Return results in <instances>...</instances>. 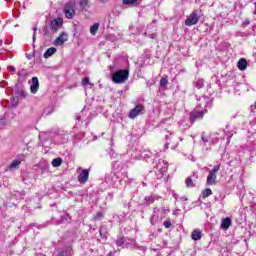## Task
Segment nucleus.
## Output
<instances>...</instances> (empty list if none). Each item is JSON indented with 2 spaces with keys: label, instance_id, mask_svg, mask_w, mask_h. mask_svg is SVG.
Masks as SVG:
<instances>
[{
  "label": "nucleus",
  "instance_id": "f257e3e1",
  "mask_svg": "<svg viewBox=\"0 0 256 256\" xmlns=\"http://www.w3.org/2000/svg\"><path fill=\"white\" fill-rule=\"evenodd\" d=\"M199 107H211V99L207 96H202L198 100L197 108L190 113V122L195 123V121H201L207 109L199 110Z\"/></svg>",
  "mask_w": 256,
  "mask_h": 256
},
{
  "label": "nucleus",
  "instance_id": "f03ea898",
  "mask_svg": "<svg viewBox=\"0 0 256 256\" xmlns=\"http://www.w3.org/2000/svg\"><path fill=\"white\" fill-rule=\"evenodd\" d=\"M167 213H169V209L163 207L161 209L154 208L153 215L150 218L151 225H155L157 223H161L163 219H165Z\"/></svg>",
  "mask_w": 256,
  "mask_h": 256
},
{
  "label": "nucleus",
  "instance_id": "7ed1b4c3",
  "mask_svg": "<svg viewBox=\"0 0 256 256\" xmlns=\"http://www.w3.org/2000/svg\"><path fill=\"white\" fill-rule=\"evenodd\" d=\"M61 25H63V21H61V19H53L50 22L49 27L45 26L43 28L44 35L46 37H51L53 34L57 33V31H59V29L61 28Z\"/></svg>",
  "mask_w": 256,
  "mask_h": 256
},
{
  "label": "nucleus",
  "instance_id": "20e7f679",
  "mask_svg": "<svg viewBox=\"0 0 256 256\" xmlns=\"http://www.w3.org/2000/svg\"><path fill=\"white\" fill-rule=\"evenodd\" d=\"M127 79H129V70L127 69L117 70L112 75V81L113 83H116V84L125 83Z\"/></svg>",
  "mask_w": 256,
  "mask_h": 256
},
{
  "label": "nucleus",
  "instance_id": "39448f33",
  "mask_svg": "<svg viewBox=\"0 0 256 256\" xmlns=\"http://www.w3.org/2000/svg\"><path fill=\"white\" fill-rule=\"evenodd\" d=\"M219 169H221V164L215 165L209 172L206 180L207 185H215V181H217V172Z\"/></svg>",
  "mask_w": 256,
  "mask_h": 256
},
{
  "label": "nucleus",
  "instance_id": "423d86ee",
  "mask_svg": "<svg viewBox=\"0 0 256 256\" xmlns=\"http://www.w3.org/2000/svg\"><path fill=\"white\" fill-rule=\"evenodd\" d=\"M199 19H201V17L199 16V12L197 10H194L186 19L185 25L187 27L197 25L199 23Z\"/></svg>",
  "mask_w": 256,
  "mask_h": 256
},
{
  "label": "nucleus",
  "instance_id": "0eeeda50",
  "mask_svg": "<svg viewBox=\"0 0 256 256\" xmlns=\"http://www.w3.org/2000/svg\"><path fill=\"white\" fill-rule=\"evenodd\" d=\"M23 161H25V155H23V154L18 155L16 157V159H14L12 161V163H10V165L7 167L6 171H17V169L19 168L21 163H23Z\"/></svg>",
  "mask_w": 256,
  "mask_h": 256
},
{
  "label": "nucleus",
  "instance_id": "6e6552de",
  "mask_svg": "<svg viewBox=\"0 0 256 256\" xmlns=\"http://www.w3.org/2000/svg\"><path fill=\"white\" fill-rule=\"evenodd\" d=\"M63 11L66 19H73V17L76 15L75 4L71 2L66 3Z\"/></svg>",
  "mask_w": 256,
  "mask_h": 256
},
{
  "label": "nucleus",
  "instance_id": "1a4fd4ad",
  "mask_svg": "<svg viewBox=\"0 0 256 256\" xmlns=\"http://www.w3.org/2000/svg\"><path fill=\"white\" fill-rule=\"evenodd\" d=\"M169 164L165 160H159V165L157 166L158 173L156 174L157 179H161L167 173Z\"/></svg>",
  "mask_w": 256,
  "mask_h": 256
},
{
  "label": "nucleus",
  "instance_id": "9d476101",
  "mask_svg": "<svg viewBox=\"0 0 256 256\" xmlns=\"http://www.w3.org/2000/svg\"><path fill=\"white\" fill-rule=\"evenodd\" d=\"M166 143H165V149H169V145H171V149H175L179 145L178 138L173 136V134H169L165 136Z\"/></svg>",
  "mask_w": 256,
  "mask_h": 256
},
{
  "label": "nucleus",
  "instance_id": "9b49d317",
  "mask_svg": "<svg viewBox=\"0 0 256 256\" xmlns=\"http://www.w3.org/2000/svg\"><path fill=\"white\" fill-rule=\"evenodd\" d=\"M77 173H79V175H78L79 183H83L84 184V183H87V181H89V170L88 169L82 170V168L79 167L77 169Z\"/></svg>",
  "mask_w": 256,
  "mask_h": 256
},
{
  "label": "nucleus",
  "instance_id": "f8f14e48",
  "mask_svg": "<svg viewBox=\"0 0 256 256\" xmlns=\"http://www.w3.org/2000/svg\"><path fill=\"white\" fill-rule=\"evenodd\" d=\"M141 111H143V105L139 104L130 111L129 113L130 119H135V117H137L138 115H141Z\"/></svg>",
  "mask_w": 256,
  "mask_h": 256
},
{
  "label": "nucleus",
  "instance_id": "ddd939ff",
  "mask_svg": "<svg viewBox=\"0 0 256 256\" xmlns=\"http://www.w3.org/2000/svg\"><path fill=\"white\" fill-rule=\"evenodd\" d=\"M159 199H161L159 195L151 194L150 196H146L144 198V202L146 203V205H152V203H155V201H159Z\"/></svg>",
  "mask_w": 256,
  "mask_h": 256
},
{
  "label": "nucleus",
  "instance_id": "4468645a",
  "mask_svg": "<svg viewBox=\"0 0 256 256\" xmlns=\"http://www.w3.org/2000/svg\"><path fill=\"white\" fill-rule=\"evenodd\" d=\"M30 91H31V93H33V95H35V93H37V91H39V78H37V77L32 78V84L30 86Z\"/></svg>",
  "mask_w": 256,
  "mask_h": 256
},
{
  "label": "nucleus",
  "instance_id": "2eb2a0df",
  "mask_svg": "<svg viewBox=\"0 0 256 256\" xmlns=\"http://www.w3.org/2000/svg\"><path fill=\"white\" fill-rule=\"evenodd\" d=\"M112 169L114 171H121L122 169H125V163H123L122 160H117L112 163Z\"/></svg>",
  "mask_w": 256,
  "mask_h": 256
},
{
  "label": "nucleus",
  "instance_id": "dca6fc26",
  "mask_svg": "<svg viewBox=\"0 0 256 256\" xmlns=\"http://www.w3.org/2000/svg\"><path fill=\"white\" fill-rule=\"evenodd\" d=\"M137 241L135 239L126 238L125 249H135Z\"/></svg>",
  "mask_w": 256,
  "mask_h": 256
},
{
  "label": "nucleus",
  "instance_id": "f3484780",
  "mask_svg": "<svg viewBox=\"0 0 256 256\" xmlns=\"http://www.w3.org/2000/svg\"><path fill=\"white\" fill-rule=\"evenodd\" d=\"M57 53V48L51 47L48 48L45 53L43 54L44 59H49V57H52V55H55Z\"/></svg>",
  "mask_w": 256,
  "mask_h": 256
},
{
  "label": "nucleus",
  "instance_id": "a211bd4d",
  "mask_svg": "<svg viewBox=\"0 0 256 256\" xmlns=\"http://www.w3.org/2000/svg\"><path fill=\"white\" fill-rule=\"evenodd\" d=\"M65 41H67V35L65 34V32H62L60 34V36L58 38H56L55 44L56 45H63V43H65Z\"/></svg>",
  "mask_w": 256,
  "mask_h": 256
},
{
  "label": "nucleus",
  "instance_id": "6ab92c4d",
  "mask_svg": "<svg viewBox=\"0 0 256 256\" xmlns=\"http://www.w3.org/2000/svg\"><path fill=\"white\" fill-rule=\"evenodd\" d=\"M237 67L240 71H245V69H247V60H245L244 58H241L238 61Z\"/></svg>",
  "mask_w": 256,
  "mask_h": 256
},
{
  "label": "nucleus",
  "instance_id": "aec40b11",
  "mask_svg": "<svg viewBox=\"0 0 256 256\" xmlns=\"http://www.w3.org/2000/svg\"><path fill=\"white\" fill-rule=\"evenodd\" d=\"M191 237H192L193 241L201 240V237H202L201 230H199V229L194 230L191 234Z\"/></svg>",
  "mask_w": 256,
  "mask_h": 256
},
{
  "label": "nucleus",
  "instance_id": "412c9836",
  "mask_svg": "<svg viewBox=\"0 0 256 256\" xmlns=\"http://www.w3.org/2000/svg\"><path fill=\"white\" fill-rule=\"evenodd\" d=\"M221 227L227 231L231 227V218L227 217L222 220Z\"/></svg>",
  "mask_w": 256,
  "mask_h": 256
},
{
  "label": "nucleus",
  "instance_id": "4be33fe9",
  "mask_svg": "<svg viewBox=\"0 0 256 256\" xmlns=\"http://www.w3.org/2000/svg\"><path fill=\"white\" fill-rule=\"evenodd\" d=\"M126 239L125 237H119L116 240V245L117 247H122V249H125V243H126Z\"/></svg>",
  "mask_w": 256,
  "mask_h": 256
},
{
  "label": "nucleus",
  "instance_id": "5701e85b",
  "mask_svg": "<svg viewBox=\"0 0 256 256\" xmlns=\"http://www.w3.org/2000/svg\"><path fill=\"white\" fill-rule=\"evenodd\" d=\"M61 165H63L62 158H55L52 160V167H61Z\"/></svg>",
  "mask_w": 256,
  "mask_h": 256
},
{
  "label": "nucleus",
  "instance_id": "b1692460",
  "mask_svg": "<svg viewBox=\"0 0 256 256\" xmlns=\"http://www.w3.org/2000/svg\"><path fill=\"white\" fill-rule=\"evenodd\" d=\"M152 155L153 154L150 151H144L141 153L140 157L141 159H144L145 161H147V159H151Z\"/></svg>",
  "mask_w": 256,
  "mask_h": 256
},
{
  "label": "nucleus",
  "instance_id": "393cba45",
  "mask_svg": "<svg viewBox=\"0 0 256 256\" xmlns=\"http://www.w3.org/2000/svg\"><path fill=\"white\" fill-rule=\"evenodd\" d=\"M97 31H99V23H95L90 27L91 35H97Z\"/></svg>",
  "mask_w": 256,
  "mask_h": 256
},
{
  "label": "nucleus",
  "instance_id": "a878e982",
  "mask_svg": "<svg viewBox=\"0 0 256 256\" xmlns=\"http://www.w3.org/2000/svg\"><path fill=\"white\" fill-rule=\"evenodd\" d=\"M169 85V80L167 78L163 77L160 79V87L163 89Z\"/></svg>",
  "mask_w": 256,
  "mask_h": 256
},
{
  "label": "nucleus",
  "instance_id": "bb28decb",
  "mask_svg": "<svg viewBox=\"0 0 256 256\" xmlns=\"http://www.w3.org/2000/svg\"><path fill=\"white\" fill-rule=\"evenodd\" d=\"M131 181L129 179V176H127V172L122 173V179L120 180V183L123 185V183H129Z\"/></svg>",
  "mask_w": 256,
  "mask_h": 256
},
{
  "label": "nucleus",
  "instance_id": "cd10ccee",
  "mask_svg": "<svg viewBox=\"0 0 256 256\" xmlns=\"http://www.w3.org/2000/svg\"><path fill=\"white\" fill-rule=\"evenodd\" d=\"M210 195H213V191L210 188H207L203 191V199H207Z\"/></svg>",
  "mask_w": 256,
  "mask_h": 256
},
{
  "label": "nucleus",
  "instance_id": "c85d7f7f",
  "mask_svg": "<svg viewBox=\"0 0 256 256\" xmlns=\"http://www.w3.org/2000/svg\"><path fill=\"white\" fill-rule=\"evenodd\" d=\"M19 79H24V77H27V70L25 69H21L18 73H17Z\"/></svg>",
  "mask_w": 256,
  "mask_h": 256
},
{
  "label": "nucleus",
  "instance_id": "c756f323",
  "mask_svg": "<svg viewBox=\"0 0 256 256\" xmlns=\"http://www.w3.org/2000/svg\"><path fill=\"white\" fill-rule=\"evenodd\" d=\"M134 249H137V251H140V253H146L147 252V246H141V245L136 244Z\"/></svg>",
  "mask_w": 256,
  "mask_h": 256
},
{
  "label": "nucleus",
  "instance_id": "7c9ffc66",
  "mask_svg": "<svg viewBox=\"0 0 256 256\" xmlns=\"http://www.w3.org/2000/svg\"><path fill=\"white\" fill-rule=\"evenodd\" d=\"M82 85L83 87H87V85H91V87H93V84L89 82V77H84L82 79Z\"/></svg>",
  "mask_w": 256,
  "mask_h": 256
},
{
  "label": "nucleus",
  "instance_id": "2f4dec72",
  "mask_svg": "<svg viewBox=\"0 0 256 256\" xmlns=\"http://www.w3.org/2000/svg\"><path fill=\"white\" fill-rule=\"evenodd\" d=\"M195 86L197 87V89H203V86H204L203 79L197 80Z\"/></svg>",
  "mask_w": 256,
  "mask_h": 256
},
{
  "label": "nucleus",
  "instance_id": "473e14b6",
  "mask_svg": "<svg viewBox=\"0 0 256 256\" xmlns=\"http://www.w3.org/2000/svg\"><path fill=\"white\" fill-rule=\"evenodd\" d=\"M186 187H189V188L195 187V184L193 183V179L191 178L186 179Z\"/></svg>",
  "mask_w": 256,
  "mask_h": 256
},
{
  "label": "nucleus",
  "instance_id": "72a5a7b5",
  "mask_svg": "<svg viewBox=\"0 0 256 256\" xmlns=\"http://www.w3.org/2000/svg\"><path fill=\"white\" fill-rule=\"evenodd\" d=\"M95 221H101L103 219V213L97 212L96 215L94 216Z\"/></svg>",
  "mask_w": 256,
  "mask_h": 256
},
{
  "label": "nucleus",
  "instance_id": "f704fd0d",
  "mask_svg": "<svg viewBox=\"0 0 256 256\" xmlns=\"http://www.w3.org/2000/svg\"><path fill=\"white\" fill-rule=\"evenodd\" d=\"M109 157H110V159H115V157H117V152H115V150H113V149H110Z\"/></svg>",
  "mask_w": 256,
  "mask_h": 256
},
{
  "label": "nucleus",
  "instance_id": "c9c22d12",
  "mask_svg": "<svg viewBox=\"0 0 256 256\" xmlns=\"http://www.w3.org/2000/svg\"><path fill=\"white\" fill-rule=\"evenodd\" d=\"M70 219H71V218L69 217V214H64V215L62 216V218H61V222H62V223H65V221H66V222H69Z\"/></svg>",
  "mask_w": 256,
  "mask_h": 256
},
{
  "label": "nucleus",
  "instance_id": "e433bc0d",
  "mask_svg": "<svg viewBox=\"0 0 256 256\" xmlns=\"http://www.w3.org/2000/svg\"><path fill=\"white\" fill-rule=\"evenodd\" d=\"M144 35L150 39H157V33L147 34V32H145Z\"/></svg>",
  "mask_w": 256,
  "mask_h": 256
},
{
  "label": "nucleus",
  "instance_id": "4c0bfd02",
  "mask_svg": "<svg viewBox=\"0 0 256 256\" xmlns=\"http://www.w3.org/2000/svg\"><path fill=\"white\" fill-rule=\"evenodd\" d=\"M201 140L203 141V143H209V136H205V133H202Z\"/></svg>",
  "mask_w": 256,
  "mask_h": 256
},
{
  "label": "nucleus",
  "instance_id": "58836bf2",
  "mask_svg": "<svg viewBox=\"0 0 256 256\" xmlns=\"http://www.w3.org/2000/svg\"><path fill=\"white\" fill-rule=\"evenodd\" d=\"M124 5H133V3H137V0H123Z\"/></svg>",
  "mask_w": 256,
  "mask_h": 256
},
{
  "label": "nucleus",
  "instance_id": "ea45409f",
  "mask_svg": "<svg viewBox=\"0 0 256 256\" xmlns=\"http://www.w3.org/2000/svg\"><path fill=\"white\" fill-rule=\"evenodd\" d=\"M8 71H10V73H13V75L17 73V69H15V66H8Z\"/></svg>",
  "mask_w": 256,
  "mask_h": 256
},
{
  "label": "nucleus",
  "instance_id": "a19ab883",
  "mask_svg": "<svg viewBox=\"0 0 256 256\" xmlns=\"http://www.w3.org/2000/svg\"><path fill=\"white\" fill-rule=\"evenodd\" d=\"M171 221H164V227L166 228V229H171Z\"/></svg>",
  "mask_w": 256,
  "mask_h": 256
},
{
  "label": "nucleus",
  "instance_id": "79ce46f5",
  "mask_svg": "<svg viewBox=\"0 0 256 256\" xmlns=\"http://www.w3.org/2000/svg\"><path fill=\"white\" fill-rule=\"evenodd\" d=\"M35 33H37V27H34L33 28V36H32V41H33V43H35V41H36V36H35Z\"/></svg>",
  "mask_w": 256,
  "mask_h": 256
},
{
  "label": "nucleus",
  "instance_id": "37998d69",
  "mask_svg": "<svg viewBox=\"0 0 256 256\" xmlns=\"http://www.w3.org/2000/svg\"><path fill=\"white\" fill-rule=\"evenodd\" d=\"M250 111H251V113H255L256 112V101L254 102L253 105L250 106Z\"/></svg>",
  "mask_w": 256,
  "mask_h": 256
},
{
  "label": "nucleus",
  "instance_id": "c03bdc74",
  "mask_svg": "<svg viewBox=\"0 0 256 256\" xmlns=\"http://www.w3.org/2000/svg\"><path fill=\"white\" fill-rule=\"evenodd\" d=\"M227 136H228L227 141H228V143H229V141H231V137H233V133L228 132V133H227Z\"/></svg>",
  "mask_w": 256,
  "mask_h": 256
},
{
  "label": "nucleus",
  "instance_id": "a18cd8bd",
  "mask_svg": "<svg viewBox=\"0 0 256 256\" xmlns=\"http://www.w3.org/2000/svg\"><path fill=\"white\" fill-rule=\"evenodd\" d=\"M251 22L249 20H245L243 22V27H247V25H249Z\"/></svg>",
  "mask_w": 256,
  "mask_h": 256
},
{
  "label": "nucleus",
  "instance_id": "49530a36",
  "mask_svg": "<svg viewBox=\"0 0 256 256\" xmlns=\"http://www.w3.org/2000/svg\"><path fill=\"white\" fill-rule=\"evenodd\" d=\"M107 199H109L110 201H113V193H109L107 196Z\"/></svg>",
  "mask_w": 256,
  "mask_h": 256
},
{
  "label": "nucleus",
  "instance_id": "de8ad7c7",
  "mask_svg": "<svg viewBox=\"0 0 256 256\" xmlns=\"http://www.w3.org/2000/svg\"><path fill=\"white\" fill-rule=\"evenodd\" d=\"M76 119H77V121H81V115L77 114Z\"/></svg>",
  "mask_w": 256,
  "mask_h": 256
},
{
  "label": "nucleus",
  "instance_id": "09e8293b",
  "mask_svg": "<svg viewBox=\"0 0 256 256\" xmlns=\"http://www.w3.org/2000/svg\"><path fill=\"white\" fill-rule=\"evenodd\" d=\"M1 53H9L7 49H1Z\"/></svg>",
  "mask_w": 256,
  "mask_h": 256
},
{
  "label": "nucleus",
  "instance_id": "8fccbe9b",
  "mask_svg": "<svg viewBox=\"0 0 256 256\" xmlns=\"http://www.w3.org/2000/svg\"><path fill=\"white\" fill-rule=\"evenodd\" d=\"M180 200L181 201H187V198L186 197H181Z\"/></svg>",
  "mask_w": 256,
  "mask_h": 256
},
{
  "label": "nucleus",
  "instance_id": "3c124183",
  "mask_svg": "<svg viewBox=\"0 0 256 256\" xmlns=\"http://www.w3.org/2000/svg\"><path fill=\"white\" fill-rule=\"evenodd\" d=\"M109 0H100L101 3H108Z\"/></svg>",
  "mask_w": 256,
  "mask_h": 256
},
{
  "label": "nucleus",
  "instance_id": "603ef678",
  "mask_svg": "<svg viewBox=\"0 0 256 256\" xmlns=\"http://www.w3.org/2000/svg\"><path fill=\"white\" fill-rule=\"evenodd\" d=\"M51 112H48L47 113V110L46 111H44V115H49Z\"/></svg>",
  "mask_w": 256,
  "mask_h": 256
},
{
  "label": "nucleus",
  "instance_id": "864d4df0",
  "mask_svg": "<svg viewBox=\"0 0 256 256\" xmlns=\"http://www.w3.org/2000/svg\"><path fill=\"white\" fill-rule=\"evenodd\" d=\"M99 233H100V235H103V230L100 229V230H99Z\"/></svg>",
  "mask_w": 256,
  "mask_h": 256
},
{
  "label": "nucleus",
  "instance_id": "5fc2aeb1",
  "mask_svg": "<svg viewBox=\"0 0 256 256\" xmlns=\"http://www.w3.org/2000/svg\"><path fill=\"white\" fill-rule=\"evenodd\" d=\"M8 57L11 59L13 57V55H8Z\"/></svg>",
  "mask_w": 256,
  "mask_h": 256
},
{
  "label": "nucleus",
  "instance_id": "6e6d98bb",
  "mask_svg": "<svg viewBox=\"0 0 256 256\" xmlns=\"http://www.w3.org/2000/svg\"><path fill=\"white\" fill-rule=\"evenodd\" d=\"M173 215H177V212L174 211V212H173Z\"/></svg>",
  "mask_w": 256,
  "mask_h": 256
},
{
  "label": "nucleus",
  "instance_id": "4d7b16f0",
  "mask_svg": "<svg viewBox=\"0 0 256 256\" xmlns=\"http://www.w3.org/2000/svg\"><path fill=\"white\" fill-rule=\"evenodd\" d=\"M59 223H61L60 221L56 222V225H59Z\"/></svg>",
  "mask_w": 256,
  "mask_h": 256
},
{
  "label": "nucleus",
  "instance_id": "13d9d810",
  "mask_svg": "<svg viewBox=\"0 0 256 256\" xmlns=\"http://www.w3.org/2000/svg\"><path fill=\"white\" fill-rule=\"evenodd\" d=\"M254 14L256 15V10L254 11Z\"/></svg>",
  "mask_w": 256,
  "mask_h": 256
}]
</instances>
